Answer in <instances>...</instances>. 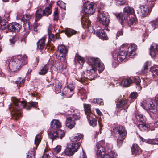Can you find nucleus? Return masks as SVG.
<instances>
[{
    "instance_id": "f257e3e1",
    "label": "nucleus",
    "mask_w": 158,
    "mask_h": 158,
    "mask_svg": "<svg viewBox=\"0 0 158 158\" xmlns=\"http://www.w3.org/2000/svg\"><path fill=\"white\" fill-rule=\"evenodd\" d=\"M137 48V45L135 44L131 43L129 44L126 52L122 50L117 53L116 51L112 52V55L114 59L115 63L117 64L120 63L126 58L127 55L130 58H133L135 54V51Z\"/></svg>"
},
{
    "instance_id": "f03ea898",
    "label": "nucleus",
    "mask_w": 158,
    "mask_h": 158,
    "mask_svg": "<svg viewBox=\"0 0 158 158\" xmlns=\"http://www.w3.org/2000/svg\"><path fill=\"white\" fill-rule=\"evenodd\" d=\"M61 126V122L58 120L54 119L51 122L50 127L52 130L50 131L48 136L52 141L59 139H62L65 136V132L59 129Z\"/></svg>"
},
{
    "instance_id": "7ed1b4c3",
    "label": "nucleus",
    "mask_w": 158,
    "mask_h": 158,
    "mask_svg": "<svg viewBox=\"0 0 158 158\" xmlns=\"http://www.w3.org/2000/svg\"><path fill=\"white\" fill-rule=\"evenodd\" d=\"M27 102L22 99L15 98L13 103L9 106V108L11 115L17 118L22 117L21 110L26 106Z\"/></svg>"
},
{
    "instance_id": "20e7f679",
    "label": "nucleus",
    "mask_w": 158,
    "mask_h": 158,
    "mask_svg": "<svg viewBox=\"0 0 158 158\" xmlns=\"http://www.w3.org/2000/svg\"><path fill=\"white\" fill-rule=\"evenodd\" d=\"M111 131L112 133L118 135L117 139V145L119 147H120L122 145L127 135V131L124 125L117 124L113 127Z\"/></svg>"
},
{
    "instance_id": "39448f33",
    "label": "nucleus",
    "mask_w": 158,
    "mask_h": 158,
    "mask_svg": "<svg viewBox=\"0 0 158 158\" xmlns=\"http://www.w3.org/2000/svg\"><path fill=\"white\" fill-rule=\"evenodd\" d=\"M158 94L155 97L154 100H151L148 103L144 105L143 108L149 114L150 117L153 119L158 118Z\"/></svg>"
},
{
    "instance_id": "423d86ee",
    "label": "nucleus",
    "mask_w": 158,
    "mask_h": 158,
    "mask_svg": "<svg viewBox=\"0 0 158 158\" xmlns=\"http://www.w3.org/2000/svg\"><path fill=\"white\" fill-rule=\"evenodd\" d=\"M27 56H19L14 58L9 63L8 66L12 72H15L27 63Z\"/></svg>"
},
{
    "instance_id": "0eeeda50",
    "label": "nucleus",
    "mask_w": 158,
    "mask_h": 158,
    "mask_svg": "<svg viewBox=\"0 0 158 158\" xmlns=\"http://www.w3.org/2000/svg\"><path fill=\"white\" fill-rule=\"evenodd\" d=\"M134 13L135 10L132 7L127 6L124 8L123 13H115L114 15L118 21L123 26L126 22L128 16Z\"/></svg>"
},
{
    "instance_id": "6e6552de",
    "label": "nucleus",
    "mask_w": 158,
    "mask_h": 158,
    "mask_svg": "<svg viewBox=\"0 0 158 158\" xmlns=\"http://www.w3.org/2000/svg\"><path fill=\"white\" fill-rule=\"evenodd\" d=\"M88 62L90 68L97 70V68L98 67L99 73L103 71L105 69L104 64L101 62L100 59L98 58L89 57Z\"/></svg>"
},
{
    "instance_id": "1a4fd4ad",
    "label": "nucleus",
    "mask_w": 158,
    "mask_h": 158,
    "mask_svg": "<svg viewBox=\"0 0 158 158\" xmlns=\"http://www.w3.org/2000/svg\"><path fill=\"white\" fill-rule=\"evenodd\" d=\"M68 51V49L64 45H59L56 52L57 58L64 63H66L67 62L66 56Z\"/></svg>"
},
{
    "instance_id": "9d476101",
    "label": "nucleus",
    "mask_w": 158,
    "mask_h": 158,
    "mask_svg": "<svg viewBox=\"0 0 158 158\" xmlns=\"http://www.w3.org/2000/svg\"><path fill=\"white\" fill-rule=\"evenodd\" d=\"M97 70L90 67L88 68L86 71L84 73L83 76L78 80V81L81 83L84 84L88 79L90 81L94 80L96 77L95 75Z\"/></svg>"
},
{
    "instance_id": "9b49d317",
    "label": "nucleus",
    "mask_w": 158,
    "mask_h": 158,
    "mask_svg": "<svg viewBox=\"0 0 158 158\" xmlns=\"http://www.w3.org/2000/svg\"><path fill=\"white\" fill-rule=\"evenodd\" d=\"M80 147L79 143H73L67 145L64 151L61 153L63 156H70L73 155Z\"/></svg>"
},
{
    "instance_id": "f8f14e48",
    "label": "nucleus",
    "mask_w": 158,
    "mask_h": 158,
    "mask_svg": "<svg viewBox=\"0 0 158 158\" xmlns=\"http://www.w3.org/2000/svg\"><path fill=\"white\" fill-rule=\"evenodd\" d=\"M141 79L138 77H132V79L127 78L122 81V84L125 87L130 86L132 83L136 85V88L138 91L141 90L142 87L140 85Z\"/></svg>"
},
{
    "instance_id": "ddd939ff",
    "label": "nucleus",
    "mask_w": 158,
    "mask_h": 158,
    "mask_svg": "<svg viewBox=\"0 0 158 158\" xmlns=\"http://www.w3.org/2000/svg\"><path fill=\"white\" fill-rule=\"evenodd\" d=\"M97 20L102 25L107 27L110 22L109 15L108 13L104 11L98 12Z\"/></svg>"
},
{
    "instance_id": "4468645a",
    "label": "nucleus",
    "mask_w": 158,
    "mask_h": 158,
    "mask_svg": "<svg viewBox=\"0 0 158 158\" xmlns=\"http://www.w3.org/2000/svg\"><path fill=\"white\" fill-rule=\"evenodd\" d=\"M128 101L127 99H124L122 98L116 99V111L117 113H120L123 109H124L125 111L127 112V109L129 106Z\"/></svg>"
},
{
    "instance_id": "2eb2a0df",
    "label": "nucleus",
    "mask_w": 158,
    "mask_h": 158,
    "mask_svg": "<svg viewBox=\"0 0 158 158\" xmlns=\"http://www.w3.org/2000/svg\"><path fill=\"white\" fill-rule=\"evenodd\" d=\"M84 15H92L95 12V9L94 3L90 2H85L84 5Z\"/></svg>"
},
{
    "instance_id": "dca6fc26",
    "label": "nucleus",
    "mask_w": 158,
    "mask_h": 158,
    "mask_svg": "<svg viewBox=\"0 0 158 158\" xmlns=\"http://www.w3.org/2000/svg\"><path fill=\"white\" fill-rule=\"evenodd\" d=\"M75 87V85L74 84H69L67 87L64 88L62 91V93L67 97L70 98L74 93V90Z\"/></svg>"
},
{
    "instance_id": "f3484780",
    "label": "nucleus",
    "mask_w": 158,
    "mask_h": 158,
    "mask_svg": "<svg viewBox=\"0 0 158 158\" xmlns=\"http://www.w3.org/2000/svg\"><path fill=\"white\" fill-rule=\"evenodd\" d=\"M105 144V141L103 140L97 143V155L98 158H100L106 154L105 153V149L104 148Z\"/></svg>"
},
{
    "instance_id": "a211bd4d",
    "label": "nucleus",
    "mask_w": 158,
    "mask_h": 158,
    "mask_svg": "<svg viewBox=\"0 0 158 158\" xmlns=\"http://www.w3.org/2000/svg\"><path fill=\"white\" fill-rule=\"evenodd\" d=\"M50 63L51 64L50 68H52L54 66L55 68V70L58 73H62L64 72V65L61 62L59 61H51Z\"/></svg>"
},
{
    "instance_id": "6ab92c4d",
    "label": "nucleus",
    "mask_w": 158,
    "mask_h": 158,
    "mask_svg": "<svg viewBox=\"0 0 158 158\" xmlns=\"http://www.w3.org/2000/svg\"><path fill=\"white\" fill-rule=\"evenodd\" d=\"M22 27L21 24L16 22L10 23L8 27V30L10 32H19Z\"/></svg>"
},
{
    "instance_id": "aec40b11",
    "label": "nucleus",
    "mask_w": 158,
    "mask_h": 158,
    "mask_svg": "<svg viewBox=\"0 0 158 158\" xmlns=\"http://www.w3.org/2000/svg\"><path fill=\"white\" fill-rule=\"evenodd\" d=\"M153 7L151 6H148L146 5H143L140 7L141 13L140 15L142 17H145L148 15L150 14L152 10Z\"/></svg>"
},
{
    "instance_id": "412c9836",
    "label": "nucleus",
    "mask_w": 158,
    "mask_h": 158,
    "mask_svg": "<svg viewBox=\"0 0 158 158\" xmlns=\"http://www.w3.org/2000/svg\"><path fill=\"white\" fill-rule=\"evenodd\" d=\"M81 23L84 28H88L90 26L91 22L89 18V15H83L81 19Z\"/></svg>"
},
{
    "instance_id": "4be33fe9",
    "label": "nucleus",
    "mask_w": 158,
    "mask_h": 158,
    "mask_svg": "<svg viewBox=\"0 0 158 158\" xmlns=\"http://www.w3.org/2000/svg\"><path fill=\"white\" fill-rule=\"evenodd\" d=\"M150 54L152 57L155 58L158 55V45L152 43L150 48Z\"/></svg>"
},
{
    "instance_id": "5701e85b",
    "label": "nucleus",
    "mask_w": 158,
    "mask_h": 158,
    "mask_svg": "<svg viewBox=\"0 0 158 158\" xmlns=\"http://www.w3.org/2000/svg\"><path fill=\"white\" fill-rule=\"evenodd\" d=\"M46 37L44 36L40 39L37 43V49L42 51L44 48L45 45V42Z\"/></svg>"
},
{
    "instance_id": "b1692460",
    "label": "nucleus",
    "mask_w": 158,
    "mask_h": 158,
    "mask_svg": "<svg viewBox=\"0 0 158 158\" xmlns=\"http://www.w3.org/2000/svg\"><path fill=\"white\" fill-rule=\"evenodd\" d=\"M96 34L102 40H108V37L106 33L103 29L97 30L96 31Z\"/></svg>"
},
{
    "instance_id": "393cba45",
    "label": "nucleus",
    "mask_w": 158,
    "mask_h": 158,
    "mask_svg": "<svg viewBox=\"0 0 158 158\" xmlns=\"http://www.w3.org/2000/svg\"><path fill=\"white\" fill-rule=\"evenodd\" d=\"M137 126L139 130L142 132H148L151 129L150 125L147 123L138 124Z\"/></svg>"
},
{
    "instance_id": "a878e982",
    "label": "nucleus",
    "mask_w": 158,
    "mask_h": 158,
    "mask_svg": "<svg viewBox=\"0 0 158 158\" xmlns=\"http://www.w3.org/2000/svg\"><path fill=\"white\" fill-rule=\"evenodd\" d=\"M132 153L135 155H139L142 153V150L137 144H134L131 148Z\"/></svg>"
},
{
    "instance_id": "bb28decb",
    "label": "nucleus",
    "mask_w": 158,
    "mask_h": 158,
    "mask_svg": "<svg viewBox=\"0 0 158 158\" xmlns=\"http://www.w3.org/2000/svg\"><path fill=\"white\" fill-rule=\"evenodd\" d=\"M91 115L87 117L90 126L93 127H95L97 124V120L95 117L96 116L94 114H90Z\"/></svg>"
},
{
    "instance_id": "cd10ccee",
    "label": "nucleus",
    "mask_w": 158,
    "mask_h": 158,
    "mask_svg": "<svg viewBox=\"0 0 158 158\" xmlns=\"http://www.w3.org/2000/svg\"><path fill=\"white\" fill-rule=\"evenodd\" d=\"M52 12V5L50 4L49 6L46 7L45 9L42 10V15L44 16L48 17L49 15L51 14Z\"/></svg>"
},
{
    "instance_id": "c85d7f7f",
    "label": "nucleus",
    "mask_w": 158,
    "mask_h": 158,
    "mask_svg": "<svg viewBox=\"0 0 158 158\" xmlns=\"http://www.w3.org/2000/svg\"><path fill=\"white\" fill-rule=\"evenodd\" d=\"M150 74L154 77H157L158 79V66H152L150 69Z\"/></svg>"
},
{
    "instance_id": "c756f323",
    "label": "nucleus",
    "mask_w": 158,
    "mask_h": 158,
    "mask_svg": "<svg viewBox=\"0 0 158 158\" xmlns=\"http://www.w3.org/2000/svg\"><path fill=\"white\" fill-rule=\"evenodd\" d=\"M83 135L80 134H76L74 138L72 139V141L73 143H79L81 145L80 143L82 142V140L81 141H80V140L81 139H83Z\"/></svg>"
},
{
    "instance_id": "7c9ffc66",
    "label": "nucleus",
    "mask_w": 158,
    "mask_h": 158,
    "mask_svg": "<svg viewBox=\"0 0 158 158\" xmlns=\"http://www.w3.org/2000/svg\"><path fill=\"white\" fill-rule=\"evenodd\" d=\"M76 123L74 120L72 119L71 117H68L66 120V126L69 128L71 129L74 126Z\"/></svg>"
},
{
    "instance_id": "2f4dec72",
    "label": "nucleus",
    "mask_w": 158,
    "mask_h": 158,
    "mask_svg": "<svg viewBox=\"0 0 158 158\" xmlns=\"http://www.w3.org/2000/svg\"><path fill=\"white\" fill-rule=\"evenodd\" d=\"M49 67L50 68V63L45 65L39 72L38 74L41 75H45L47 73Z\"/></svg>"
},
{
    "instance_id": "473e14b6",
    "label": "nucleus",
    "mask_w": 158,
    "mask_h": 158,
    "mask_svg": "<svg viewBox=\"0 0 158 158\" xmlns=\"http://www.w3.org/2000/svg\"><path fill=\"white\" fill-rule=\"evenodd\" d=\"M9 24L8 21L5 19H2L1 17H0V29L3 30L5 29L8 30V27Z\"/></svg>"
},
{
    "instance_id": "72a5a7b5",
    "label": "nucleus",
    "mask_w": 158,
    "mask_h": 158,
    "mask_svg": "<svg viewBox=\"0 0 158 158\" xmlns=\"http://www.w3.org/2000/svg\"><path fill=\"white\" fill-rule=\"evenodd\" d=\"M84 108L85 114L87 117L91 115L90 114H94L91 110V105L89 104H84Z\"/></svg>"
},
{
    "instance_id": "f704fd0d",
    "label": "nucleus",
    "mask_w": 158,
    "mask_h": 158,
    "mask_svg": "<svg viewBox=\"0 0 158 158\" xmlns=\"http://www.w3.org/2000/svg\"><path fill=\"white\" fill-rule=\"evenodd\" d=\"M29 17L27 15H25L23 16V17L21 19V20L23 23V27L27 28L28 27L29 24L30 23L29 19Z\"/></svg>"
},
{
    "instance_id": "c9c22d12",
    "label": "nucleus",
    "mask_w": 158,
    "mask_h": 158,
    "mask_svg": "<svg viewBox=\"0 0 158 158\" xmlns=\"http://www.w3.org/2000/svg\"><path fill=\"white\" fill-rule=\"evenodd\" d=\"M62 85V81L58 80L55 81V86L54 89L56 94H58L60 92L61 88Z\"/></svg>"
},
{
    "instance_id": "e433bc0d",
    "label": "nucleus",
    "mask_w": 158,
    "mask_h": 158,
    "mask_svg": "<svg viewBox=\"0 0 158 158\" xmlns=\"http://www.w3.org/2000/svg\"><path fill=\"white\" fill-rule=\"evenodd\" d=\"M53 29L51 26H49L48 28V32L49 39L52 41L55 42L56 40L55 36L52 33V30Z\"/></svg>"
},
{
    "instance_id": "4c0bfd02",
    "label": "nucleus",
    "mask_w": 158,
    "mask_h": 158,
    "mask_svg": "<svg viewBox=\"0 0 158 158\" xmlns=\"http://www.w3.org/2000/svg\"><path fill=\"white\" fill-rule=\"evenodd\" d=\"M64 31L68 37H70L77 33L76 31L70 28H65Z\"/></svg>"
},
{
    "instance_id": "58836bf2",
    "label": "nucleus",
    "mask_w": 158,
    "mask_h": 158,
    "mask_svg": "<svg viewBox=\"0 0 158 158\" xmlns=\"http://www.w3.org/2000/svg\"><path fill=\"white\" fill-rule=\"evenodd\" d=\"M28 27L27 28L25 27H24V31L25 32L24 33L22 37L20 40V41L21 43H23V44H25L26 43V38L27 36L30 33L29 28L28 29Z\"/></svg>"
},
{
    "instance_id": "ea45409f",
    "label": "nucleus",
    "mask_w": 158,
    "mask_h": 158,
    "mask_svg": "<svg viewBox=\"0 0 158 158\" xmlns=\"http://www.w3.org/2000/svg\"><path fill=\"white\" fill-rule=\"evenodd\" d=\"M25 79L21 77H18L15 81V83L18 87H23L24 85Z\"/></svg>"
},
{
    "instance_id": "a19ab883",
    "label": "nucleus",
    "mask_w": 158,
    "mask_h": 158,
    "mask_svg": "<svg viewBox=\"0 0 158 158\" xmlns=\"http://www.w3.org/2000/svg\"><path fill=\"white\" fill-rule=\"evenodd\" d=\"M44 16L42 15V9L41 8L38 9L36 11L35 14V21H38L40 20L43 16Z\"/></svg>"
},
{
    "instance_id": "79ce46f5",
    "label": "nucleus",
    "mask_w": 158,
    "mask_h": 158,
    "mask_svg": "<svg viewBox=\"0 0 158 158\" xmlns=\"http://www.w3.org/2000/svg\"><path fill=\"white\" fill-rule=\"evenodd\" d=\"M73 113H74L72 115V116L71 117L72 119H73V120L74 121L79 120L81 118L79 111L77 110H75L74 111Z\"/></svg>"
},
{
    "instance_id": "37998d69",
    "label": "nucleus",
    "mask_w": 158,
    "mask_h": 158,
    "mask_svg": "<svg viewBox=\"0 0 158 158\" xmlns=\"http://www.w3.org/2000/svg\"><path fill=\"white\" fill-rule=\"evenodd\" d=\"M75 59L78 63L81 65H83L85 62V60L84 58L79 55L77 53L76 54Z\"/></svg>"
},
{
    "instance_id": "c03bdc74",
    "label": "nucleus",
    "mask_w": 158,
    "mask_h": 158,
    "mask_svg": "<svg viewBox=\"0 0 158 158\" xmlns=\"http://www.w3.org/2000/svg\"><path fill=\"white\" fill-rule=\"evenodd\" d=\"M150 26L151 29L153 30L156 28H158V17L156 19L150 22Z\"/></svg>"
},
{
    "instance_id": "a18cd8bd",
    "label": "nucleus",
    "mask_w": 158,
    "mask_h": 158,
    "mask_svg": "<svg viewBox=\"0 0 158 158\" xmlns=\"http://www.w3.org/2000/svg\"><path fill=\"white\" fill-rule=\"evenodd\" d=\"M135 117L136 119L141 122L144 123L146 121V118L145 116L141 114H136Z\"/></svg>"
},
{
    "instance_id": "49530a36",
    "label": "nucleus",
    "mask_w": 158,
    "mask_h": 158,
    "mask_svg": "<svg viewBox=\"0 0 158 158\" xmlns=\"http://www.w3.org/2000/svg\"><path fill=\"white\" fill-rule=\"evenodd\" d=\"M145 142L152 145H158V138H156L154 139H148L147 140L145 139Z\"/></svg>"
},
{
    "instance_id": "de8ad7c7",
    "label": "nucleus",
    "mask_w": 158,
    "mask_h": 158,
    "mask_svg": "<svg viewBox=\"0 0 158 158\" xmlns=\"http://www.w3.org/2000/svg\"><path fill=\"white\" fill-rule=\"evenodd\" d=\"M39 25V24L37 23H34L32 25H31V23L29 24V27H28V29L29 28V32H30V30H31L36 32H37L38 31L37 28Z\"/></svg>"
},
{
    "instance_id": "09e8293b",
    "label": "nucleus",
    "mask_w": 158,
    "mask_h": 158,
    "mask_svg": "<svg viewBox=\"0 0 158 158\" xmlns=\"http://www.w3.org/2000/svg\"><path fill=\"white\" fill-rule=\"evenodd\" d=\"M54 46L48 43L45 48V50L50 53H52L54 50Z\"/></svg>"
},
{
    "instance_id": "8fccbe9b",
    "label": "nucleus",
    "mask_w": 158,
    "mask_h": 158,
    "mask_svg": "<svg viewBox=\"0 0 158 158\" xmlns=\"http://www.w3.org/2000/svg\"><path fill=\"white\" fill-rule=\"evenodd\" d=\"M92 103L97 104H99L100 105H103L104 102L103 99L101 98H94L92 102Z\"/></svg>"
},
{
    "instance_id": "3c124183",
    "label": "nucleus",
    "mask_w": 158,
    "mask_h": 158,
    "mask_svg": "<svg viewBox=\"0 0 158 158\" xmlns=\"http://www.w3.org/2000/svg\"><path fill=\"white\" fill-rule=\"evenodd\" d=\"M59 13L58 12V9L57 8H55V10L53 12V16L54 21H56L57 22L59 20L58 16Z\"/></svg>"
},
{
    "instance_id": "603ef678",
    "label": "nucleus",
    "mask_w": 158,
    "mask_h": 158,
    "mask_svg": "<svg viewBox=\"0 0 158 158\" xmlns=\"http://www.w3.org/2000/svg\"><path fill=\"white\" fill-rule=\"evenodd\" d=\"M38 106V102H31L29 105L27 106L26 109L27 110H30L32 107L36 108Z\"/></svg>"
},
{
    "instance_id": "864d4df0",
    "label": "nucleus",
    "mask_w": 158,
    "mask_h": 158,
    "mask_svg": "<svg viewBox=\"0 0 158 158\" xmlns=\"http://www.w3.org/2000/svg\"><path fill=\"white\" fill-rule=\"evenodd\" d=\"M41 141V135L38 134L35 137V143L36 145V147H37Z\"/></svg>"
},
{
    "instance_id": "5fc2aeb1",
    "label": "nucleus",
    "mask_w": 158,
    "mask_h": 158,
    "mask_svg": "<svg viewBox=\"0 0 158 158\" xmlns=\"http://www.w3.org/2000/svg\"><path fill=\"white\" fill-rule=\"evenodd\" d=\"M116 5L119 6L125 5L126 3L127 0H117Z\"/></svg>"
},
{
    "instance_id": "6e6d98bb",
    "label": "nucleus",
    "mask_w": 158,
    "mask_h": 158,
    "mask_svg": "<svg viewBox=\"0 0 158 158\" xmlns=\"http://www.w3.org/2000/svg\"><path fill=\"white\" fill-rule=\"evenodd\" d=\"M138 96V94L136 92H133L131 93L129 97L131 99H136Z\"/></svg>"
},
{
    "instance_id": "4d7b16f0",
    "label": "nucleus",
    "mask_w": 158,
    "mask_h": 158,
    "mask_svg": "<svg viewBox=\"0 0 158 158\" xmlns=\"http://www.w3.org/2000/svg\"><path fill=\"white\" fill-rule=\"evenodd\" d=\"M86 91L85 89H84L83 88H81L78 91V94H81L84 95V97H85V98L86 99V97L85 95V94L86 93Z\"/></svg>"
},
{
    "instance_id": "13d9d810",
    "label": "nucleus",
    "mask_w": 158,
    "mask_h": 158,
    "mask_svg": "<svg viewBox=\"0 0 158 158\" xmlns=\"http://www.w3.org/2000/svg\"><path fill=\"white\" fill-rule=\"evenodd\" d=\"M156 0H147V4L148 6L154 7Z\"/></svg>"
},
{
    "instance_id": "bf43d9fd",
    "label": "nucleus",
    "mask_w": 158,
    "mask_h": 158,
    "mask_svg": "<svg viewBox=\"0 0 158 158\" xmlns=\"http://www.w3.org/2000/svg\"><path fill=\"white\" fill-rule=\"evenodd\" d=\"M61 146L60 145H57L54 148L53 150L56 153H59L61 150Z\"/></svg>"
},
{
    "instance_id": "052dcab7",
    "label": "nucleus",
    "mask_w": 158,
    "mask_h": 158,
    "mask_svg": "<svg viewBox=\"0 0 158 158\" xmlns=\"http://www.w3.org/2000/svg\"><path fill=\"white\" fill-rule=\"evenodd\" d=\"M148 64H145L144 65L143 68L142 69V71L143 73H147L148 69Z\"/></svg>"
},
{
    "instance_id": "680f3d73",
    "label": "nucleus",
    "mask_w": 158,
    "mask_h": 158,
    "mask_svg": "<svg viewBox=\"0 0 158 158\" xmlns=\"http://www.w3.org/2000/svg\"><path fill=\"white\" fill-rule=\"evenodd\" d=\"M16 37L15 36H13L12 38L10 39L9 41L11 44L12 45H14L16 41Z\"/></svg>"
},
{
    "instance_id": "e2e57ef3",
    "label": "nucleus",
    "mask_w": 158,
    "mask_h": 158,
    "mask_svg": "<svg viewBox=\"0 0 158 158\" xmlns=\"http://www.w3.org/2000/svg\"><path fill=\"white\" fill-rule=\"evenodd\" d=\"M136 20L134 18H131L128 22V24L130 25H132L134 23L136 24Z\"/></svg>"
},
{
    "instance_id": "0e129e2a",
    "label": "nucleus",
    "mask_w": 158,
    "mask_h": 158,
    "mask_svg": "<svg viewBox=\"0 0 158 158\" xmlns=\"http://www.w3.org/2000/svg\"><path fill=\"white\" fill-rule=\"evenodd\" d=\"M26 158H35V154L34 153H28Z\"/></svg>"
},
{
    "instance_id": "69168bd1",
    "label": "nucleus",
    "mask_w": 158,
    "mask_h": 158,
    "mask_svg": "<svg viewBox=\"0 0 158 158\" xmlns=\"http://www.w3.org/2000/svg\"><path fill=\"white\" fill-rule=\"evenodd\" d=\"M123 31L122 30H119L118 31L116 35V38H117L118 37L120 36H122L123 35Z\"/></svg>"
},
{
    "instance_id": "338daca9",
    "label": "nucleus",
    "mask_w": 158,
    "mask_h": 158,
    "mask_svg": "<svg viewBox=\"0 0 158 158\" xmlns=\"http://www.w3.org/2000/svg\"><path fill=\"white\" fill-rule=\"evenodd\" d=\"M96 111L97 112V114L99 116H101L102 115V112L100 111L99 109H96Z\"/></svg>"
},
{
    "instance_id": "774afa93",
    "label": "nucleus",
    "mask_w": 158,
    "mask_h": 158,
    "mask_svg": "<svg viewBox=\"0 0 158 158\" xmlns=\"http://www.w3.org/2000/svg\"><path fill=\"white\" fill-rule=\"evenodd\" d=\"M42 158H52V157L49 154H46L43 156Z\"/></svg>"
}]
</instances>
